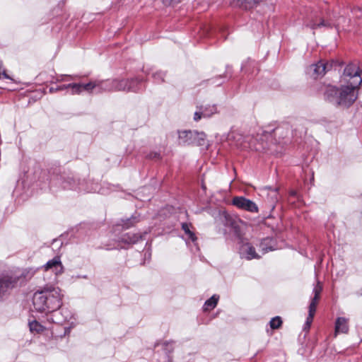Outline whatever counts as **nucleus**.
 <instances>
[{
	"label": "nucleus",
	"instance_id": "nucleus-24",
	"mask_svg": "<svg viewBox=\"0 0 362 362\" xmlns=\"http://www.w3.org/2000/svg\"><path fill=\"white\" fill-rule=\"evenodd\" d=\"M65 88H71L73 94H78L83 91L82 83H69L64 86Z\"/></svg>",
	"mask_w": 362,
	"mask_h": 362
},
{
	"label": "nucleus",
	"instance_id": "nucleus-10",
	"mask_svg": "<svg viewBox=\"0 0 362 362\" xmlns=\"http://www.w3.org/2000/svg\"><path fill=\"white\" fill-rule=\"evenodd\" d=\"M240 255L241 257L250 260L252 259H259V255L255 248L250 243H243L240 247Z\"/></svg>",
	"mask_w": 362,
	"mask_h": 362
},
{
	"label": "nucleus",
	"instance_id": "nucleus-4",
	"mask_svg": "<svg viewBox=\"0 0 362 362\" xmlns=\"http://www.w3.org/2000/svg\"><path fill=\"white\" fill-rule=\"evenodd\" d=\"M334 62L320 61L317 64H312L308 68L309 74L314 78L323 76L325 73L332 69Z\"/></svg>",
	"mask_w": 362,
	"mask_h": 362
},
{
	"label": "nucleus",
	"instance_id": "nucleus-28",
	"mask_svg": "<svg viewBox=\"0 0 362 362\" xmlns=\"http://www.w3.org/2000/svg\"><path fill=\"white\" fill-rule=\"evenodd\" d=\"M164 76H165V74L163 72L159 71V72L156 73L153 75V77H154L155 81L156 82H160V81H163Z\"/></svg>",
	"mask_w": 362,
	"mask_h": 362
},
{
	"label": "nucleus",
	"instance_id": "nucleus-7",
	"mask_svg": "<svg viewBox=\"0 0 362 362\" xmlns=\"http://www.w3.org/2000/svg\"><path fill=\"white\" fill-rule=\"evenodd\" d=\"M17 281L16 277L5 276L0 278V300L16 285Z\"/></svg>",
	"mask_w": 362,
	"mask_h": 362
},
{
	"label": "nucleus",
	"instance_id": "nucleus-16",
	"mask_svg": "<svg viewBox=\"0 0 362 362\" xmlns=\"http://www.w3.org/2000/svg\"><path fill=\"white\" fill-rule=\"evenodd\" d=\"M259 4L258 0H235L234 5L243 9L248 10L255 7Z\"/></svg>",
	"mask_w": 362,
	"mask_h": 362
},
{
	"label": "nucleus",
	"instance_id": "nucleus-32",
	"mask_svg": "<svg viewBox=\"0 0 362 362\" xmlns=\"http://www.w3.org/2000/svg\"><path fill=\"white\" fill-rule=\"evenodd\" d=\"M150 158H160V154L157 153H154L153 154H151L150 155Z\"/></svg>",
	"mask_w": 362,
	"mask_h": 362
},
{
	"label": "nucleus",
	"instance_id": "nucleus-30",
	"mask_svg": "<svg viewBox=\"0 0 362 362\" xmlns=\"http://www.w3.org/2000/svg\"><path fill=\"white\" fill-rule=\"evenodd\" d=\"M265 189L269 190V193L271 194L272 198L274 200L277 199V189H272L271 187L266 188Z\"/></svg>",
	"mask_w": 362,
	"mask_h": 362
},
{
	"label": "nucleus",
	"instance_id": "nucleus-8",
	"mask_svg": "<svg viewBox=\"0 0 362 362\" xmlns=\"http://www.w3.org/2000/svg\"><path fill=\"white\" fill-rule=\"evenodd\" d=\"M45 271H52L56 276L60 275L64 272V267L59 257H54L49 260L42 267Z\"/></svg>",
	"mask_w": 362,
	"mask_h": 362
},
{
	"label": "nucleus",
	"instance_id": "nucleus-18",
	"mask_svg": "<svg viewBox=\"0 0 362 362\" xmlns=\"http://www.w3.org/2000/svg\"><path fill=\"white\" fill-rule=\"evenodd\" d=\"M98 84V89L105 91L115 90L114 80H107L105 81L96 82Z\"/></svg>",
	"mask_w": 362,
	"mask_h": 362
},
{
	"label": "nucleus",
	"instance_id": "nucleus-17",
	"mask_svg": "<svg viewBox=\"0 0 362 362\" xmlns=\"http://www.w3.org/2000/svg\"><path fill=\"white\" fill-rule=\"evenodd\" d=\"M241 221L229 216H226V225L230 227L235 233L238 234L240 229Z\"/></svg>",
	"mask_w": 362,
	"mask_h": 362
},
{
	"label": "nucleus",
	"instance_id": "nucleus-5",
	"mask_svg": "<svg viewBox=\"0 0 362 362\" xmlns=\"http://www.w3.org/2000/svg\"><path fill=\"white\" fill-rule=\"evenodd\" d=\"M233 204L238 208L252 213L258 212V206L250 199L244 197H235L233 199Z\"/></svg>",
	"mask_w": 362,
	"mask_h": 362
},
{
	"label": "nucleus",
	"instance_id": "nucleus-3",
	"mask_svg": "<svg viewBox=\"0 0 362 362\" xmlns=\"http://www.w3.org/2000/svg\"><path fill=\"white\" fill-rule=\"evenodd\" d=\"M322 291V286L320 281H317L316 285L313 288V293L314 294L311 299V302L309 305L308 316L306 319L305 325L308 326V329H310V325L313 322V317L316 311L317 305L320 300V293Z\"/></svg>",
	"mask_w": 362,
	"mask_h": 362
},
{
	"label": "nucleus",
	"instance_id": "nucleus-22",
	"mask_svg": "<svg viewBox=\"0 0 362 362\" xmlns=\"http://www.w3.org/2000/svg\"><path fill=\"white\" fill-rule=\"evenodd\" d=\"M196 136H194L192 145L204 146L206 141V134L204 132H195Z\"/></svg>",
	"mask_w": 362,
	"mask_h": 362
},
{
	"label": "nucleus",
	"instance_id": "nucleus-31",
	"mask_svg": "<svg viewBox=\"0 0 362 362\" xmlns=\"http://www.w3.org/2000/svg\"><path fill=\"white\" fill-rule=\"evenodd\" d=\"M357 17H362V8L359 7L354 8L353 10Z\"/></svg>",
	"mask_w": 362,
	"mask_h": 362
},
{
	"label": "nucleus",
	"instance_id": "nucleus-23",
	"mask_svg": "<svg viewBox=\"0 0 362 362\" xmlns=\"http://www.w3.org/2000/svg\"><path fill=\"white\" fill-rule=\"evenodd\" d=\"M30 330L32 332L40 333L42 332L45 327L36 320H33L29 322Z\"/></svg>",
	"mask_w": 362,
	"mask_h": 362
},
{
	"label": "nucleus",
	"instance_id": "nucleus-9",
	"mask_svg": "<svg viewBox=\"0 0 362 362\" xmlns=\"http://www.w3.org/2000/svg\"><path fill=\"white\" fill-rule=\"evenodd\" d=\"M217 112L216 106L206 105L197 107V110L194 112V119L198 121L202 117H209Z\"/></svg>",
	"mask_w": 362,
	"mask_h": 362
},
{
	"label": "nucleus",
	"instance_id": "nucleus-27",
	"mask_svg": "<svg viewBox=\"0 0 362 362\" xmlns=\"http://www.w3.org/2000/svg\"><path fill=\"white\" fill-rule=\"evenodd\" d=\"M137 221L135 217H132L131 218L127 219L124 221L122 226L125 228H129L132 226H133Z\"/></svg>",
	"mask_w": 362,
	"mask_h": 362
},
{
	"label": "nucleus",
	"instance_id": "nucleus-29",
	"mask_svg": "<svg viewBox=\"0 0 362 362\" xmlns=\"http://www.w3.org/2000/svg\"><path fill=\"white\" fill-rule=\"evenodd\" d=\"M140 81H139L137 78L129 80L130 83H129V86L134 87L136 88V90L134 92H136L139 89L138 86Z\"/></svg>",
	"mask_w": 362,
	"mask_h": 362
},
{
	"label": "nucleus",
	"instance_id": "nucleus-12",
	"mask_svg": "<svg viewBox=\"0 0 362 362\" xmlns=\"http://www.w3.org/2000/svg\"><path fill=\"white\" fill-rule=\"evenodd\" d=\"M349 320L345 317H338L335 322V332L334 335L337 336L339 333H347L349 331Z\"/></svg>",
	"mask_w": 362,
	"mask_h": 362
},
{
	"label": "nucleus",
	"instance_id": "nucleus-2",
	"mask_svg": "<svg viewBox=\"0 0 362 362\" xmlns=\"http://www.w3.org/2000/svg\"><path fill=\"white\" fill-rule=\"evenodd\" d=\"M64 294L60 288L47 284L34 293V308L41 313H52L61 308Z\"/></svg>",
	"mask_w": 362,
	"mask_h": 362
},
{
	"label": "nucleus",
	"instance_id": "nucleus-6",
	"mask_svg": "<svg viewBox=\"0 0 362 362\" xmlns=\"http://www.w3.org/2000/svg\"><path fill=\"white\" fill-rule=\"evenodd\" d=\"M51 313V315L48 317V320L56 324H63L72 319L71 312L66 308H63L59 310L58 309Z\"/></svg>",
	"mask_w": 362,
	"mask_h": 362
},
{
	"label": "nucleus",
	"instance_id": "nucleus-1",
	"mask_svg": "<svg viewBox=\"0 0 362 362\" xmlns=\"http://www.w3.org/2000/svg\"><path fill=\"white\" fill-rule=\"evenodd\" d=\"M362 84V69L358 64L350 63L344 69L340 87L328 86L325 97L334 105L350 107L358 98L357 89Z\"/></svg>",
	"mask_w": 362,
	"mask_h": 362
},
{
	"label": "nucleus",
	"instance_id": "nucleus-34",
	"mask_svg": "<svg viewBox=\"0 0 362 362\" xmlns=\"http://www.w3.org/2000/svg\"><path fill=\"white\" fill-rule=\"evenodd\" d=\"M64 86H65V85H63V86H59V87L57 88V90H65V89H66L67 88H65V87H64Z\"/></svg>",
	"mask_w": 362,
	"mask_h": 362
},
{
	"label": "nucleus",
	"instance_id": "nucleus-14",
	"mask_svg": "<svg viewBox=\"0 0 362 362\" xmlns=\"http://www.w3.org/2000/svg\"><path fill=\"white\" fill-rule=\"evenodd\" d=\"M332 20L329 19V21H325L324 19H322L319 23H316L313 21H312L310 23L306 25L307 27L310 28L313 30L321 28V27H328L331 28L332 25H334L337 29L339 28V23H334L331 21Z\"/></svg>",
	"mask_w": 362,
	"mask_h": 362
},
{
	"label": "nucleus",
	"instance_id": "nucleus-11",
	"mask_svg": "<svg viewBox=\"0 0 362 362\" xmlns=\"http://www.w3.org/2000/svg\"><path fill=\"white\" fill-rule=\"evenodd\" d=\"M194 136H196L194 131H179V144L181 145H192Z\"/></svg>",
	"mask_w": 362,
	"mask_h": 362
},
{
	"label": "nucleus",
	"instance_id": "nucleus-20",
	"mask_svg": "<svg viewBox=\"0 0 362 362\" xmlns=\"http://www.w3.org/2000/svg\"><path fill=\"white\" fill-rule=\"evenodd\" d=\"M218 299L219 296L218 295H213L209 299H208L205 302L204 305V310L206 311L214 309L216 306Z\"/></svg>",
	"mask_w": 362,
	"mask_h": 362
},
{
	"label": "nucleus",
	"instance_id": "nucleus-25",
	"mask_svg": "<svg viewBox=\"0 0 362 362\" xmlns=\"http://www.w3.org/2000/svg\"><path fill=\"white\" fill-rule=\"evenodd\" d=\"M282 325V320L280 317L276 316L273 317L270 322L269 325L272 329H279Z\"/></svg>",
	"mask_w": 362,
	"mask_h": 362
},
{
	"label": "nucleus",
	"instance_id": "nucleus-33",
	"mask_svg": "<svg viewBox=\"0 0 362 362\" xmlns=\"http://www.w3.org/2000/svg\"><path fill=\"white\" fill-rule=\"evenodd\" d=\"M281 129L278 127L276 128V129L274 130V133L275 135H277L278 134H279L281 132Z\"/></svg>",
	"mask_w": 362,
	"mask_h": 362
},
{
	"label": "nucleus",
	"instance_id": "nucleus-15",
	"mask_svg": "<svg viewBox=\"0 0 362 362\" xmlns=\"http://www.w3.org/2000/svg\"><path fill=\"white\" fill-rule=\"evenodd\" d=\"M129 80L128 79H122V80H114V86L115 90H132L135 91L136 88L133 86H129Z\"/></svg>",
	"mask_w": 362,
	"mask_h": 362
},
{
	"label": "nucleus",
	"instance_id": "nucleus-36",
	"mask_svg": "<svg viewBox=\"0 0 362 362\" xmlns=\"http://www.w3.org/2000/svg\"><path fill=\"white\" fill-rule=\"evenodd\" d=\"M3 75H4L5 77H6V74H5V73H3Z\"/></svg>",
	"mask_w": 362,
	"mask_h": 362
},
{
	"label": "nucleus",
	"instance_id": "nucleus-13",
	"mask_svg": "<svg viewBox=\"0 0 362 362\" xmlns=\"http://www.w3.org/2000/svg\"><path fill=\"white\" fill-rule=\"evenodd\" d=\"M259 247L263 255L268 252L269 251L276 250L274 240L269 238L263 239L259 243Z\"/></svg>",
	"mask_w": 362,
	"mask_h": 362
},
{
	"label": "nucleus",
	"instance_id": "nucleus-35",
	"mask_svg": "<svg viewBox=\"0 0 362 362\" xmlns=\"http://www.w3.org/2000/svg\"><path fill=\"white\" fill-rule=\"evenodd\" d=\"M303 329L305 330V331H308L309 330V329H308V326H306L305 325H304Z\"/></svg>",
	"mask_w": 362,
	"mask_h": 362
},
{
	"label": "nucleus",
	"instance_id": "nucleus-19",
	"mask_svg": "<svg viewBox=\"0 0 362 362\" xmlns=\"http://www.w3.org/2000/svg\"><path fill=\"white\" fill-rule=\"evenodd\" d=\"M141 238V235L139 234L128 233L123 235L122 240L125 243L134 244L137 243Z\"/></svg>",
	"mask_w": 362,
	"mask_h": 362
},
{
	"label": "nucleus",
	"instance_id": "nucleus-26",
	"mask_svg": "<svg viewBox=\"0 0 362 362\" xmlns=\"http://www.w3.org/2000/svg\"><path fill=\"white\" fill-rule=\"evenodd\" d=\"M98 84L96 83V81L95 82H89L86 84H82L83 86V91L86 90L88 92H90L93 90L94 88H96L98 87Z\"/></svg>",
	"mask_w": 362,
	"mask_h": 362
},
{
	"label": "nucleus",
	"instance_id": "nucleus-21",
	"mask_svg": "<svg viewBox=\"0 0 362 362\" xmlns=\"http://www.w3.org/2000/svg\"><path fill=\"white\" fill-rule=\"evenodd\" d=\"M191 225L187 223H183L182 224V228L185 231V235L187 236V239L192 240L195 245L197 241V237L194 232L190 229Z\"/></svg>",
	"mask_w": 362,
	"mask_h": 362
}]
</instances>
